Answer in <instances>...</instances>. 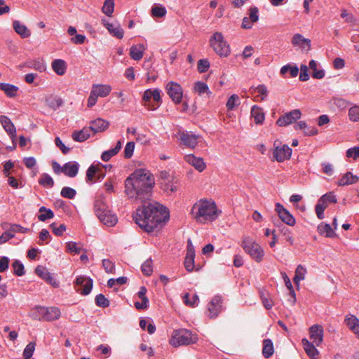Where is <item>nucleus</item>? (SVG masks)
<instances>
[{
    "mask_svg": "<svg viewBox=\"0 0 359 359\" xmlns=\"http://www.w3.org/2000/svg\"><path fill=\"white\" fill-rule=\"evenodd\" d=\"M155 185L154 175L147 169L135 170L125 180V192L142 205L133 214L135 222L145 232L151 233L163 223L168 221V209L158 202H147L152 196Z\"/></svg>",
    "mask_w": 359,
    "mask_h": 359,
    "instance_id": "1",
    "label": "nucleus"
},
{
    "mask_svg": "<svg viewBox=\"0 0 359 359\" xmlns=\"http://www.w3.org/2000/svg\"><path fill=\"white\" fill-rule=\"evenodd\" d=\"M221 211L217 210L215 202L201 201L200 204L195 203L191 208V214L196 219L202 217L204 220H215Z\"/></svg>",
    "mask_w": 359,
    "mask_h": 359,
    "instance_id": "2",
    "label": "nucleus"
},
{
    "mask_svg": "<svg viewBox=\"0 0 359 359\" xmlns=\"http://www.w3.org/2000/svg\"><path fill=\"white\" fill-rule=\"evenodd\" d=\"M198 337L196 334H193L191 331L187 329H179L173 330L170 344L174 347L180 346H186L196 343Z\"/></svg>",
    "mask_w": 359,
    "mask_h": 359,
    "instance_id": "3",
    "label": "nucleus"
},
{
    "mask_svg": "<svg viewBox=\"0 0 359 359\" xmlns=\"http://www.w3.org/2000/svg\"><path fill=\"white\" fill-rule=\"evenodd\" d=\"M94 210L100 221L108 226H114L118 222L117 217L108 209L107 205L102 201H96Z\"/></svg>",
    "mask_w": 359,
    "mask_h": 359,
    "instance_id": "4",
    "label": "nucleus"
},
{
    "mask_svg": "<svg viewBox=\"0 0 359 359\" xmlns=\"http://www.w3.org/2000/svg\"><path fill=\"white\" fill-rule=\"evenodd\" d=\"M241 246L244 251L257 262L262 261L263 257L264 256V251L257 243L250 238H246L243 241Z\"/></svg>",
    "mask_w": 359,
    "mask_h": 359,
    "instance_id": "5",
    "label": "nucleus"
},
{
    "mask_svg": "<svg viewBox=\"0 0 359 359\" xmlns=\"http://www.w3.org/2000/svg\"><path fill=\"white\" fill-rule=\"evenodd\" d=\"M210 43L214 51L220 57H227L230 48L221 32H215L210 38Z\"/></svg>",
    "mask_w": 359,
    "mask_h": 359,
    "instance_id": "6",
    "label": "nucleus"
},
{
    "mask_svg": "<svg viewBox=\"0 0 359 359\" xmlns=\"http://www.w3.org/2000/svg\"><path fill=\"white\" fill-rule=\"evenodd\" d=\"M160 92L158 88L147 89L144 91L142 100L146 103L148 109L154 111L159 107L162 103Z\"/></svg>",
    "mask_w": 359,
    "mask_h": 359,
    "instance_id": "7",
    "label": "nucleus"
},
{
    "mask_svg": "<svg viewBox=\"0 0 359 359\" xmlns=\"http://www.w3.org/2000/svg\"><path fill=\"white\" fill-rule=\"evenodd\" d=\"M166 93L175 104L182 102L183 90L182 86L175 81H170L165 87Z\"/></svg>",
    "mask_w": 359,
    "mask_h": 359,
    "instance_id": "8",
    "label": "nucleus"
},
{
    "mask_svg": "<svg viewBox=\"0 0 359 359\" xmlns=\"http://www.w3.org/2000/svg\"><path fill=\"white\" fill-rule=\"evenodd\" d=\"M36 309L43 320L46 321H53L60 317V310L57 307L36 306Z\"/></svg>",
    "mask_w": 359,
    "mask_h": 359,
    "instance_id": "9",
    "label": "nucleus"
},
{
    "mask_svg": "<svg viewBox=\"0 0 359 359\" xmlns=\"http://www.w3.org/2000/svg\"><path fill=\"white\" fill-rule=\"evenodd\" d=\"M275 210L282 222L291 226H293L295 224V218L282 204L276 203Z\"/></svg>",
    "mask_w": 359,
    "mask_h": 359,
    "instance_id": "10",
    "label": "nucleus"
},
{
    "mask_svg": "<svg viewBox=\"0 0 359 359\" xmlns=\"http://www.w3.org/2000/svg\"><path fill=\"white\" fill-rule=\"evenodd\" d=\"M93 279L85 276H80L76 278L75 286L82 287L79 288L78 292L82 295H88L90 293L93 288Z\"/></svg>",
    "mask_w": 359,
    "mask_h": 359,
    "instance_id": "11",
    "label": "nucleus"
},
{
    "mask_svg": "<svg viewBox=\"0 0 359 359\" xmlns=\"http://www.w3.org/2000/svg\"><path fill=\"white\" fill-rule=\"evenodd\" d=\"M302 112L299 109H294L279 117L276 121L278 126H286L294 123L301 118Z\"/></svg>",
    "mask_w": 359,
    "mask_h": 359,
    "instance_id": "12",
    "label": "nucleus"
},
{
    "mask_svg": "<svg viewBox=\"0 0 359 359\" xmlns=\"http://www.w3.org/2000/svg\"><path fill=\"white\" fill-rule=\"evenodd\" d=\"M292 151V149L287 144H283L281 147L277 146L273 151V160L279 163L288 160L291 158Z\"/></svg>",
    "mask_w": 359,
    "mask_h": 359,
    "instance_id": "13",
    "label": "nucleus"
},
{
    "mask_svg": "<svg viewBox=\"0 0 359 359\" xmlns=\"http://www.w3.org/2000/svg\"><path fill=\"white\" fill-rule=\"evenodd\" d=\"M35 273L44 280L47 283L52 285L53 287L57 288L60 286V283L57 281L48 269L42 265H39L35 268Z\"/></svg>",
    "mask_w": 359,
    "mask_h": 359,
    "instance_id": "14",
    "label": "nucleus"
},
{
    "mask_svg": "<svg viewBox=\"0 0 359 359\" xmlns=\"http://www.w3.org/2000/svg\"><path fill=\"white\" fill-rule=\"evenodd\" d=\"M323 328L320 325L316 324L309 327L310 339L317 346L323 341Z\"/></svg>",
    "mask_w": 359,
    "mask_h": 359,
    "instance_id": "15",
    "label": "nucleus"
},
{
    "mask_svg": "<svg viewBox=\"0 0 359 359\" xmlns=\"http://www.w3.org/2000/svg\"><path fill=\"white\" fill-rule=\"evenodd\" d=\"M0 123L11 139H16V128L11 120L5 115L0 116Z\"/></svg>",
    "mask_w": 359,
    "mask_h": 359,
    "instance_id": "16",
    "label": "nucleus"
},
{
    "mask_svg": "<svg viewBox=\"0 0 359 359\" xmlns=\"http://www.w3.org/2000/svg\"><path fill=\"white\" fill-rule=\"evenodd\" d=\"M109 127V122L101 118L93 120L90 123L89 128L94 134L104 132Z\"/></svg>",
    "mask_w": 359,
    "mask_h": 359,
    "instance_id": "17",
    "label": "nucleus"
},
{
    "mask_svg": "<svg viewBox=\"0 0 359 359\" xmlns=\"http://www.w3.org/2000/svg\"><path fill=\"white\" fill-rule=\"evenodd\" d=\"M102 24L104 27L107 28L108 32L113 36L116 37L118 39H121L124 35V30L121 27L118 25L117 27H114L112 23H110L107 19H102Z\"/></svg>",
    "mask_w": 359,
    "mask_h": 359,
    "instance_id": "18",
    "label": "nucleus"
},
{
    "mask_svg": "<svg viewBox=\"0 0 359 359\" xmlns=\"http://www.w3.org/2000/svg\"><path fill=\"white\" fill-rule=\"evenodd\" d=\"M186 161L193 165L197 170L202 172L206 168V165L203 158L196 157L194 154H189L184 157Z\"/></svg>",
    "mask_w": 359,
    "mask_h": 359,
    "instance_id": "19",
    "label": "nucleus"
},
{
    "mask_svg": "<svg viewBox=\"0 0 359 359\" xmlns=\"http://www.w3.org/2000/svg\"><path fill=\"white\" fill-rule=\"evenodd\" d=\"M101 170L97 168L95 165H91L86 171V182L88 183L94 182V178L95 175L97 173V180L100 181L104 179L105 177L104 172H100Z\"/></svg>",
    "mask_w": 359,
    "mask_h": 359,
    "instance_id": "20",
    "label": "nucleus"
},
{
    "mask_svg": "<svg viewBox=\"0 0 359 359\" xmlns=\"http://www.w3.org/2000/svg\"><path fill=\"white\" fill-rule=\"evenodd\" d=\"M302 343L306 354L311 359H318L316 356L318 355L319 352L314 346V343L310 342L306 338L302 339Z\"/></svg>",
    "mask_w": 359,
    "mask_h": 359,
    "instance_id": "21",
    "label": "nucleus"
},
{
    "mask_svg": "<svg viewBox=\"0 0 359 359\" xmlns=\"http://www.w3.org/2000/svg\"><path fill=\"white\" fill-rule=\"evenodd\" d=\"M89 127H84L80 130H75L72 134V138L78 142H83L90 137Z\"/></svg>",
    "mask_w": 359,
    "mask_h": 359,
    "instance_id": "22",
    "label": "nucleus"
},
{
    "mask_svg": "<svg viewBox=\"0 0 359 359\" xmlns=\"http://www.w3.org/2000/svg\"><path fill=\"white\" fill-rule=\"evenodd\" d=\"M63 173L69 177H74L79 172V165L77 162H68L63 165Z\"/></svg>",
    "mask_w": 359,
    "mask_h": 359,
    "instance_id": "23",
    "label": "nucleus"
},
{
    "mask_svg": "<svg viewBox=\"0 0 359 359\" xmlns=\"http://www.w3.org/2000/svg\"><path fill=\"white\" fill-rule=\"evenodd\" d=\"M359 181V177L354 175L351 172H347L338 181L337 184L339 187L350 185L357 183Z\"/></svg>",
    "mask_w": 359,
    "mask_h": 359,
    "instance_id": "24",
    "label": "nucleus"
},
{
    "mask_svg": "<svg viewBox=\"0 0 359 359\" xmlns=\"http://www.w3.org/2000/svg\"><path fill=\"white\" fill-rule=\"evenodd\" d=\"M13 27L15 32L22 39L28 38L31 35V32L28 28L25 25L21 24L18 20L13 21Z\"/></svg>",
    "mask_w": 359,
    "mask_h": 359,
    "instance_id": "25",
    "label": "nucleus"
},
{
    "mask_svg": "<svg viewBox=\"0 0 359 359\" xmlns=\"http://www.w3.org/2000/svg\"><path fill=\"white\" fill-rule=\"evenodd\" d=\"M251 116L254 118L255 123L257 125L262 124L265 119V114L263 109L257 105L252 106L251 109Z\"/></svg>",
    "mask_w": 359,
    "mask_h": 359,
    "instance_id": "26",
    "label": "nucleus"
},
{
    "mask_svg": "<svg viewBox=\"0 0 359 359\" xmlns=\"http://www.w3.org/2000/svg\"><path fill=\"white\" fill-rule=\"evenodd\" d=\"M144 46L143 44L133 45L130 48V56L134 60H140L144 55Z\"/></svg>",
    "mask_w": 359,
    "mask_h": 359,
    "instance_id": "27",
    "label": "nucleus"
},
{
    "mask_svg": "<svg viewBox=\"0 0 359 359\" xmlns=\"http://www.w3.org/2000/svg\"><path fill=\"white\" fill-rule=\"evenodd\" d=\"M52 68L57 75L62 76L65 74L67 65L65 60L55 59L52 62Z\"/></svg>",
    "mask_w": 359,
    "mask_h": 359,
    "instance_id": "28",
    "label": "nucleus"
},
{
    "mask_svg": "<svg viewBox=\"0 0 359 359\" xmlns=\"http://www.w3.org/2000/svg\"><path fill=\"white\" fill-rule=\"evenodd\" d=\"M18 87L8 83H0V90L4 91L9 97H15L17 95Z\"/></svg>",
    "mask_w": 359,
    "mask_h": 359,
    "instance_id": "29",
    "label": "nucleus"
},
{
    "mask_svg": "<svg viewBox=\"0 0 359 359\" xmlns=\"http://www.w3.org/2000/svg\"><path fill=\"white\" fill-rule=\"evenodd\" d=\"M121 147H122L121 142L120 140H118L114 148L111 149L107 151H104V152H102V154L101 155L102 160L105 162L109 161L111 157H113L114 156H115L116 154H117L118 153V151L121 149Z\"/></svg>",
    "mask_w": 359,
    "mask_h": 359,
    "instance_id": "30",
    "label": "nucleus"
},
{
    "mask_svg": "<svg viewBox=\"0 0 359 359\" xmlns=\"http://www.w3.org/2000/svg\"><path fill=\"white\" fill-rule=\"evenodd\" d=\"M274 353L273 344L270 339L263 340L262 355L265 358H269Z\"/></svg>",
    "mask_w": 359,
    "mask_h": 359,
    "instance_id": "31",
    "label": "nucleus"
},
{
    "mask_svg": "<svg viewBox=\"0 0 359 359\" xmlns=\"http://www.w3.org/2000/svg\"><path fill=\"white\" fill-rule=\"evenodd\" d=\"M195 255L186 254V257L184 262V265L186 270L188 272H191L194 270L198 271L201 267L200 266H196L194 264Z\"/></svg>",
    "mask_w": 359,
    "mask_h": 359,
    "instance_id": "32",
    "label": "nucleus"
},
{
    "mask_svg": "<svg viewBox=\"0 0 359 359\" xmlns=\"http://www.w3.org/2000/svg\"><path fill=\"white\" fill-rule=\"evenodd\" d=\"M318 203L324 205L326 208L329 203H337V199L333 191H330L323 195L318 201Z\"/></svg>",
    "mask_w": 359,
    "mask_h": 359,
    "instance_id": "33",
    "label": "nucleus"
},
{
    "mask_svg": "<svg viewBox=\"0 0 359 359\" xmlns=\"http://www.w3.org/2000/svg\"><path fill=\"white\" fill-rule=\"evenodd\" d=\"M180 140L184 145L189 147L194 148L197 144V137L195 135L182 133L180 136Z\"/></svg>",
    "mask_w": 359,
    "mask_h": 359,
    "instance_id": "34",
    "label": "nucleus"
},
{
    "mask_svg": "<svg viewBox=\"0 0 359 359\" xmlns=\"http://www.w3.org/2000/svg\"><path fill=\"white\" fill-rule=\"evenodd\" d=\"M111 88L109 85L97 84L93 85L92 90L97 96L106 97L111 92Z\"/></svg>",
    "mask_w": 359,
    "mask_h": 359,
    "instance_id": "35",
    "label": "nucleus"
},
{
    "mask_svg": "<svg viewBox=\"0 0 359 359\" xmlns=\"http://www.w3.org/2000/svg\"><path fill=\"white\" fill-rule=\"evenodd\" d=\"M46 102L48 107L53 110L58 109L62 104V100L55 95H49L46 98Z\"/></svg>",
    "mask_w": 359,
    "mask_h": 359,
    "instance_id": "36",
    "label": "nucleus"
},
{
    "mask_svg": "<svg viewBox=\"0 0 359 359\" xmlns=\"http://www.w3.org/2000/svg\"><path fill=\"white\" fill-rule=\"evenodd\" d=\"M292 43L294 46H299L302 48H304V46L303 44L306 43L308 46V48H311V41L309 39L304 38L302 34H295L292 39Z\"/></svg>",
    "mask_w": 359,
    "mask_h": 359,
    "instance_id": "37",
    "label": "nucleus"
},
{
    "mask_svg": "<svg viewBox=\"0 0 359 359\" xmlns=\"http://www.w3.org/2000/svg\"><path fill=\"white\" fill-rule=\"evenodd\" d=\"M309 68L313 71L311 76L313 79H321L325 76V71L323 69H317V62L314 60H311L309 63Z\"/></svg>",
    "mask_w": 359,
    "mask_h": 359,
    "instance_id": "38",
    "label": "nucleus"
},
{
    "mask_svg": "<svg viewBox=\"0 0 359 359\" xmlns=\"http://www.w3.org/2000/svg\"><path fill=\"white\" fill-rule=\"evenodd\" d=\"M39 212L40 214L38 215V219L41 222H45L47 219H50L54 217V212L52 210L46 208L45 206H41Z\"/></svg>",
    "mask_w": 359,
    "mask_h": 359,
    "instance_id": "39",
    "label": "nucleus"
},
{
    "mask_svg": "<svg viewBox=\"0 0 359 359\" xmlns=\"http://www.w3.org/2000/svg\"><path fill=\"white\" fill-rule=\"evenodd\" d=\"M318 231L320 234L325 233L327 238H333L336 236L334 231L329 224L321 223L318 226Z\"/></svg>",
    "mask_w": 359,
    "mask_h": 359,
    "instance_id": "40",
    "label": "nucleus"
},
{
    "mask_svg": "<svg viewBox=\"0 0 359 359\" xmlns=\"http://www.w3.org/2000/svg\"><path fill=\"white\" fill-rule=\"evenodd\" d=\"M306 273V269L301 264H299L295 270V275L293 280L295 285L299 287V281L305 278V273Z\"/></svg>",
    "mask_w": 359,
    "mask_h": 359,
    "instance_id": "41",
    "label": "nucleus"
},
{
    "mask_svg": "<svg viewBox=\"0 0 359 359\" xmlns=\"http://www.w3.org/2000/svg\"><path fill=\"white\" fill-rule=\"evenodd\" d=\"M20 67H28V68H34L36 70L43 72L46 70V66L38 60L29 61L26 62L24 64L19 66Z\"/></svg>",
    "mask_w": 359,
    "mask_h": 359,
    "instance_id": "42",
    "label": "nucleus"
},
{
    "mask_svg": "<svg viewBox=\"0 0 359 359\" xmlns=\"http://www.w3.org/2000/svg\"><path fill=\"white\" fill-rule=\"evenodd\" d=\"M287 72H290L291 77H296L299 73V68L296 65H291L290 64L284 65L281 67L280 71V74L281 75L283 76Z\"/></svg>",
    "mask_w": 359,
    "mask_h": 359,
    "instance_id": "43",
    "label": "nucleus"
},
{
    "mask_svg": "<svg viewBox=\"0 0 359 359\" xmlns=\"http://www.w3.org/2000/svg\"><path fill=\"white\" fill-rule=\"evenodd\" d=\"M277 221L280 224V225H278L276 223H274L275 225L280 228V231L284 236H285V240L287 242H289L291 245H292L294 244V238L291 236V231L285 226H283L282 223L278 221V219Z\"/></svg>",
    "mask_w": 359,
    "mask_h": 359,
    "instance_id": "44",
    "label": "nucleus"
},
{
    "mask_svg": "<svg viewBox=\"0 0 359 359\" xmlns=\"http://www.w3.org/2000/svg\"><path fill=\"white\" fill-rule=\"evenodd\" d=\"M114 11V0H104L102 11L109 17L112 15Z\"/></svg>",
    "mask_w": 359,
    "mask_h": 359,
    "instance_id": "45",
    "label": "nucleus"
},
{
    "mask_svg": "<svg viewBox=\"0 0 359 359\" xmlns=\"http://www.w3.org/2000/svg\"><path fill=\"white\" fill-rule=\"evenodd\" d=\"M194 90L198 93L199 95L206 93L208 95L212 94L209 90L208 86L202 81H197L194 83Z\"/></svg>",
    "mask_w": 359,
    "mask_h": 359,
    "instance_id": "46",
    "label": "nucleus"
},
{
    "mask_svg": "<svg viewBox=\"0 0 359 359\" xmlns=\"http://www.w3.org/2000/svg\"><path fill=\"white\" fill-rule=\"evenodd\" d=\"M12 266L13 268L14 275L17 276H22L25 275V271L24 265L19 260H15L12 264Z\"/></svg>",
    "mask_w": 359,
    "mask_h": 359,
    "instance_id": "47",
    "label": "nucleus"
},
{
    "mask_svg": "<svg viewBox=\"0 0 359 359\" xmlns=\"http://www.w3.org/2000/svg\"><path fill=\"white\" fill-rule=\"evenodd\" d=\"M39 184L47 187H53L54 186V181L53 178L47 173H43L41 178L39 180Z\"/></svg>",
    "mask_w": 359,
    "mask_h": 359,
    "instance_id": "48",
    "label": "nucleus"
},
{
    "mask_svg": "<svg viewBox=\"0 0 359 359\" xmlns=\"http://www.w3.org/2000/svg\"><path fill=\"white\" fill-rule=\"evenodd\" d=\"M95 304L101 308H107L109 306L110 302L107 298L103 294H99L95 297Z\"/></svg>",
    "mask_w": 359,
    "mask_h": 359,
    "instance_id": "49",
    "label": "nucleus"
},
{
    "mask_svg": "<svg viewBox=\"0 0 359 359\" xmlns=\"http://www.w3.org/2000/svg\"><path fill=\"white\" fill-rule=\"evenodd\" d=\"M141 270L142 273L144 276H149L151 275L153 269H152V260L151 258L147 259L141 266Z\"/></svg>",
    "mask_w": 359,
    "mask_h": 359,
    "instance_id": "50",
    "label": "nucleus"
},
{
    "mask_svg": "<svg viewBox=\"0 0 359 359\" xmlns=\"http://www.w3.org/2000/svg\"><path fill=\"white\" fill-rule=\"evenodd\" d=\"M60 194L64 198L73 199L76 194V191L75 189L71 187H65L62 189Z\"/></svg>",
    "mask_w": 359,
    "mask_h": 359,
    "instance_id": "51",
    "label": "nucleus"
},
{
    "mask_svg": "<svg viewBox=\"0 0 359 359\" xmlns=\"http://www.w3.org/2000/svg\"><path fill=\"white\" fill-rule=\"evenodd\" d=\"M166 14V9L162 6H156L151 8V15L155 18H163Z\"/></svg>",
    "mask_w": 359,
    "mask_h": 359,
    "instance_id": "52",
    "label": "nucleus"
},
{
    "mask_svg": "<svg viewBox=\"0 0 359 359\" xmlns=\"http://www.w3.org/2000/svg\"><path fill=\"white\" fill-rule=\"evenodd\" d=\"M35 342H29L25 347L23 351V357L25 359H31L34 351L35 350Z\"/></svg>",
    "mask_w": 359,
    "mask_h": 359,
    "instance_id": "53",
    "label": "nucleus"
},
{
    "mask_svg": "<svg viewBox=\"0 0 359 359\" xmlns=\"http://www.w3.org/2000/svg\"><path fill=\"white\" fill-rule=\"evenodd\" d=\"M344 322L346 326L352 331V329H355V326L359 324V319L355 316L351 315L350 317L346 316Z\"/></svg>",
    "mask_w": 359,
    "mask_h": 359,
    "instance_id": "54",
    "label": "nucleus"
},
{
    "mask_svg": "<svg viewBox=\"0 0 359 359\" xmlns=\"http://www.w3.org/2000/svg\"><path fill=\"white\" fill-rule=\"evenodd\" d=\"M251 90H252V93H255L256 91L259 93L261 95V100L263 101L266 99L268 94L267 88L264 84H260L256 88H251Z\"/></svg>",
    "mask_w": 359,
    "mask_h": 359,
    "instance_id": "55",
    "label": "nucleus"
},
{
    "mask_svg": "<svg viewBox=\"0 0 359 359\" xmlns=\"http://www.w3.org/2000/svg\"><path fill=\"white\" fill-rule=\"evenodd\" d=\"M210 65L208 59H201L198 61L197 69L199 73H205L208 70Z\"/></svg>",
    "mask_w": 359,
    "mask_h": 359,
    "instance_id": "56",
    "label": "nucleus"
},
{
    "mask_svg": "<svg viewBox=\"0 0 359 359\" xmlns=\"http://www.w3.org/2000/svg\"><path fill=\"white\" fill-rule=\"evenodd\" d=\"M135 149V142H128L125 148H124V154L123 156L126 159H129L133 156Z\"/></svg>",
    "mask_w": 359,
    "mask_h": 359,
    "instance_id": "57",
    "label": "nucleus"
},
{
    "mask_svg": "<svg viewBox=\"0 0 359 359\" xmlns=\"http://www.w3.org/2000/svg\"><path fill=\"white\" fill-rule=\"evenodd\" d=\"M348 116L352 121H359V106L351 107L348 110Z\"/></svg>",
    "mask_w": 359,
    "mask_h": 359,
    "instance_id": "58",
    "label": "nucleus"
},
{
    "mask_svg": "<svg viewBox=\"0 0 359 359\" xmlns=\"http://www.w3.org/2000/svg\"><path fill=\"white\" fill-rule=\"evenodd\" d=\"M102 266L107 273H114L115 272L114 263L109 259H104L102 260Z\"/></svg>",
    "mask_w": 359,
    "mask_h": 359,
    "instance_id": "59",
    "label": "nucleus"
},
{
    "mask_svg": "<svg viewBox=\"0 0 359 359\" xmlns=\"http://www.w3.org/2000/svg\"><path fill=\"white\" fill-rule=\"evenodd\" d=\"M50 227L52 229L53 233L57 236H61L63 235V232L66 231L67 226L64 224H61L58 227L55 226V223L50 224Z\"/></svg>",
    "mask_w": 359,
    "mask_h": 359,
    "instance_id": "60",
    "label": "nucleus"
},
{
    "mask_svg": "<svg viewBox=\"0 0 359 359\" xmlns=\"http://www.w3.org/2000/svg\"><path fill=\"white\" fill-rule=\"evenodd\" d=\"M309 79V69L306 65H301L300 66V74L299 81H306Z\"/></svg>",
    "mask_w": 359,
    "mask_h": 359,
    "instance_id": "61",
    "label": "nucleus"
},
{
    "mask_svg": "<svg viewBox=\"0 0 359 359\" xmlns=\"http://www.w3.org/2000/svg\"><path fill=\"white\" fill-rule=\"evenodd\" d=\"M66 247L67 249V251L72 253L74 252L75 254H79L81 251L82 250V248L80 247H77V243L76 242L70 241L66 243Z\"/></svg>",
    "mask_w": 359,
    "mask_h": 359,
    "instance_id": "62",
    "label": "nucleus"
},
{
    "mask_svg": "<svg viewBox=\"0 0 359 359\" xmlns=\"http://www.w3.org/2000/svg\"><path fill=\"white\" fill-rule=\"evenodd\" d=\"M9 230L12 231L13 233H26L30 231V229L28 228L23 227L20 224H13L11 225Z\"/></svg>",
    "mask_w": 359,
    "mask_h": 359,
    "instance_id": "63",
    "label": "nucleus"
},
{
    "mask_svg": "<svg viewBox=\"0 0 359 359\" xmlns=\"http://www.w3.org/2000/svg\"><path fill=\"white\" fill-rule=\"evenodd\" d=\"M346 156L356 160L359 158V147L350 148L346 151Z\"/></svg>",
    "mask_w": 359,
    "mask_h": 359,
    "instance_id": "64",
    "label": "nucleus"
}]
</instances>
